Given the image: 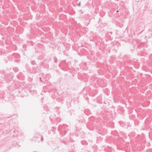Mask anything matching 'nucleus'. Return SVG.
<instances>
[{"instance_id": "nucleus-1", "label": "nucleus", "mask_w": 152, "mask_h": 152, "mask_svg": "<svg viewBox=\"0 0 152 152\" xmlns=\"http://www.w3.org/2000/svg\"><path fill=\"white\" fill-rule=\"evenodd\" d=\"M39 136H41L40 134L39 133H37L33 137V139L35 140H36V138H39Z\"/></svg>"}, {"instance_id": "nucleus-2", "label": "nucleus", "mask_w": 152, "mask_h": 152, "mask_svg": "<svg viewBox=\"0 0 152 152\" xmlns=\"http://www.w3.org/2000/svg\"><path fill=\"white\" fill-rule=\"evenodd\" d=\"M54 62L55 63H57L58 61V59L55 56L54 57Z\"/></svg>"}, {"instance_id": "nucleus-3", "label": "nucleus", "mask_w": 152, "mask_h": 152, "mask_svg": "<svg viewBox=\"0 0 152 152\" xmlns=\"http://www.w3.org/2000/svg\"><path fill=\"white\" fill-rule=\"evenodd\" d=\"M31 63L33 65H35L36 64V62L34 60L32 61L31 62Z\"/></svg>"}, {"instance_id": "nucleus-4", "label": "nucleus", "mask_w": 152, "mask_h": 152, "mask_svg": "<svg viewBox=\"0 0 152 152\" xmlns=\"http://www.w3.org/2000/svg\"><path fill=\"white\" fill-rule=\"evenodd\" d=\"M13 69L14 71L15 72H17L18 71V69L17 68H14Z\"/></svg>"}, {"instance_id": "nucleus-5", "label": "nucleus", "mask_w": 152, "mask_h": 152, "mask_svg": "<svg viewBox=\"0 0 152 152\" xmlns=\"http://www.w3.org/2000/svg\"><path fill=\"white\" fill-rule=\"evenodd\" d=\"M41 140L42 142L43 140V137L42 135L41 136Z\"/></svg>"}, {"instance_id": "nucleus-6", "label": "nucleus", "mask_w": 152, "mask_h": 152, "mask_svg": "<svg viewBox=\"0 0 152 152\" xmlns=\"http://www.w3.org/2000/svg\"><path fill=\"white\" fill-rule=\"evenodd\" d=\"M77 5L79 6H80V2L79 4H77Z\"/></svg>"}, {"instance_id": "nucleus-7", "label": "nucleus", "mask_w": 152, "mask_h": 152, "mask_svg": "<svg viewBox=\"0 0 152 152\" xmlns=\"http://www.w3.org/2000/svg\"><path fill=\"white\" fill-rule=\"evenodd\" d=\"M119 11L118 10H117V11H116V12H118Z\"/></svg>"}]
</instances>
